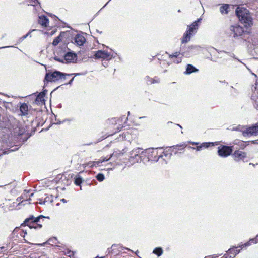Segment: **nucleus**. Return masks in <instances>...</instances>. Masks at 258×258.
I'll use <instances>...</instances> for the list:
<instances>
[{
  "mask_svg": "<svg viewBox=\"0 0 258 258\" xmlns=\"http://www.w3.org/2000/svg\"><path fill=\"white\" fill-rule=\"evenodd\" d=\"M21 199L22 198L21 197H19L17 199V201L19 203L18 204L17 203H15V202L13 203V206H15V204H16L17 205H20L21 203L22 204L24 202H26L25 200H23V201H21Z\"/></svg>",
  "mask_w": 258,
  "mask_h": 258,
  "instance_id": "35",
  "label": "nucleus"
},
{
  "mask_svg": "<svg viewBox=\"0 0 258 258\" xmlns=\"http://www.w3.org/2000/svg\"><path fill=\"white\" fill-rule=\"evenodd\" d=\"M143 149L140 148H137L134 149L130 152L129 161L133 164L135 163H138L141 161L142 156H143Z\"/></svg>",
  "mask_w": 258,
  "mask_h": 258,
  "instance_id": "5",
  "label": "nucleus"
},
{
  "mask_svg": "<svg viewBox=\"0 0 258 258\" xmlns=\"http://www.w3.org/2000/svg\"><path fill=\"white\" fill-rule=\"evenodd\" d=\"M85 166H88L91 168H93L94 166H99V163H98V161H93V162H89L87 164H84Z\"/></svg>",
  "mask_w": 258,
  "mask_h": 258,
  "instance_id": "27",
  "label": "nucleus"
},
{
  "mask_svg": "<svg viewBox=\"0 0 258 258\" xmlns=\"http://www.w3.org/2000/svg\"><path fill=\"white\" fill-rule=\"evenodd\" d=\"M44 93L43 92L40 93L37 96L35 101L37 103L39 102H42L44 101Z\"/></svg>",
  "mask_w": 258,
  "mask_h": 258,
  "instance_id": "24",
  "label": "nucleus"
},
{
  "mask_svg": "<svg viewBox=\"0 0 258 258\" xmlns=\"http://www.w3.org/2000/svg\"><path fill=\"white\" fill-rule=\"evenodd\" d=\"M180 52H176L173 54L169 55V58L171 59V62L176 64H178L181 62L182 57Z\"/></svg>",
  "mask_w": 258,
  "mask_h": 258,
  "instance_id": "11",
  "label": "nucleus"
},
{
  "mask_svg": "<svg viewBox=\"0 0 258 258\" xmlns=\"http://www.w3.org/2000/svg\"><path fill=\"white\" fill-rule=\"evenodd\" d=\"M43 218L44 216L42 215L39 216L37 217H34L33 216H32L26 219L22 225H25V226H27L30 229H37V223L39 222L41 219Z\"/></svg>",
  "mask_w": 258,
  "mask_h": 258,
  "instance_id": "6",
  "label": "nucleus"
},
{
  "mask_svg": "<svg viewBox=\"0 0 258 258\" xmlns=\"http://www.w3.org/2000/svg\"><path fill=\"white\" fill-rule=\"evenodd\" d=\"M73 74H66L59 71L47 73L45 77V81L47 82H56L59 80L64 81L67 76L72 75Z\"/></svg>",
  "mask_w": 258,
  "mask_h": 258,
  "instance_id": "3",
  "label": "nucleus"
},
{
  "mask_svg": "<svg viewBox=\"0 0 258 258\" xmlns=\"http://www.w3.org/2000/svg\"><path fill=\"white\" fill-rule=\"evenodd\" d=\"M242 135L245 137L255 135V132H254L253 126L251 127L244 126Z\"/></svg>",
  "mask_w": 258,
  "mask_h": 258,
  "instance_id": "14",
  "label": "nucleus"
},
{
  "mask_svg": "<svg viewBox=\"0 0 258 258\" xmlns=\"http://www.w3.org/2000/svg\"><path fill=\"white\" fill-rule=\"evenodd\" d=\"M234 144L238 145L241 147V148H244L246 146V145L243 141H235Z\"/></svg>",
  "mask_w": 258,
  "mask_h": 258,
  "instance_id": "32",
  "label": "nucleus"
},
{
  "mask_svg": "<svg viewBox=\"0 0 258 258\" xmlns=\"http://www.w3.org/2000/svg\"><path fill=\"white\" fill-rule=\"evenodd\" d=\"M33 193L30 195V197H33Z\"/></svg>",
  "mask_w": 258,
  "mask_h": 258,
  "instance_id": "51",
  "label": "nucleus"
},
{
  "mask_svg": "<svg viewBox=\"0 0 258 258\" xmlns=\"http://www.w3.org/2000/svg\"><path fill=\"white\" fill-rule=\"evenodd\" d=\"M163 249L161 247H156L155 248L153 253L156 254L157 256H160L163 254Z\"/></svg>",
  "mask_w": 258,
  "mask_h": 258,
  "instance_id": "25",
  "label": "nucleus"
},
{
  "mask_svg": "<svg viewBox=\"0 0 258 258\" xmlns=\"http://www.w3.org/2000/svg\"><path fill=\"white\" fill-rule=\"evenodd\" d=\"M210 51L211 53H214L215 51H216V50L215 49H214V48H211L210 49Z\"/></svg>",
  "mask_w": 258,
  "mask_h": 258,
  "instance_id": "41",
  "label": "nucleus"
},
{
  "mask_svg": "<svg viewBox=\"0 0 258 258\" xmlns=\"http://www.w3.org/2000/svg\"><path fill=\"white\" fill-rule=\"evenodd\" d=\"M243 128H244V126H242V125H238V126H237L236 127H233L231 128V130L232 131H240V132H241L243 133Z\"/></svg>",
  "mask_w": 258,
  "mask_h": 258,
  "instance_id": "29",
  "label": "nucleus"
},
{
  "mask_svg": "<svg viewBox=\"0 0 258 258\" xmlns=\"http://www.w3.org/2000/svg\"><path fill=\"white\" fill-rule=\"evenodd\" d=\"M37 229H40L42 228V226L41 224H37Z\"/></svg>",
  "mask_w": 258,
  "mask_h": 258,
  "instance_id": "42",
  "label": "nucleus"
},
{
  "mask_svg": "<svg viewBox=\"0 0 258 258\" xmlns=\"http://www.w3.org/2000/svg\"><path fill=\"white\" fill-rule=\"evenodd\" d=\"M112 155H111L109 158H101L99 159V160L98 161V163H99V164H100V163H102L103 162L107 161L110 159V158L112 157Z\"/></svg>",
  "mask_w": 258,
  "mask_h": 258,
  "instance_id": "34",
  "label": "nucleus"
},
{
  "mask_svg": "<svg viewBox=\"0 0 258 258\" xmlns=\"http://www.w3.org/2000/svg\"><path fill=\"white\" fill-rule=\"evenodd\" d=\"M60 40H61V39H60V37L58 36L54 39V40L52 42V44L54 46H56L60 42Z\"/></svg>",
  "mask_w": 258,
  "mask_h": 258,
  "instance_id": "33",
  "label": "nucleus"
},
{
  "mask_svg": "<svg viewBox=\"0 0 258 258\" xmlns=\"http://www.w3.org/2000/svg\"><path fill=\"white\" fill-rule=\"evenodd\" d=\"M74 77H73V78H72L71 79V80L69 81V82L68 83V84H72V82H73V80H74Z\"/></svg>",
  "mask_w": 258,
  "mask_h": 258,
  "instance_id": "43",
  "label": "nucleus"
},
{
  "mask_svg": "<svg viewBox=\"0 0 258 258\" xmlns=\"http://www.w3.org/2000/svg\"><path fill=\"white\" fill-rule=\"evenodd\" d=\"M210 144H212V143H203L202 144H201L200 145L197 146L196 148L191 147H190L189 148H191L193 149H196L197 151H200L203 148H208Z\"/></svg>",
  "mask_w": 258,
  "mask_h": 258,
  "instance_id": "19",
  "label": "nucleus"
},
{
  "mask_svg": "<svg viewBox=\"0 0 258 258\" xmlns=\"http://www.w3.org/2000/svg\"><path fill=\"white\" fill-rule=\"evenodd\" d=\"M48 243L49 244L53 245L57 243V239L55 237H53L52 238H50L48 240Z\"/></svg>",
  "mask_w": 258,
  "mask_h": 258,
  "instance_id": "31",
  "label": "nucleus"
},
{
  "mask_svg": "<svg viewBox=\"0 0 258 258\" xmlns=\"http://www.w3.org/2000/svg\"><path fill=\"white\" fill-rule=\"evenodd\" d=\"M116 55L117 54L114 52L108 53L105 51L98 50L95 53V56L96 58H102L103 59L109 60L115 58Z\"/></svg>",
  "mask_w": 258,
  "mask_h": 258,
  "instance_id": "7",
  "label": "nucleus"
},
{
  "mask_svg": "<svg viewBox=\"0 0 258 258\" xmlns=\"http://www.w3.org/2000/svg\"><path fill=\"white\" fill-rule=\"evenodd\" d=\"M35 31V29H33V30H32L31 31H30L29 32H28L27 34H26V35H27V36L28 37L29 36L30 37H31V32L32 31Z\"/></svg>",
  "mask_w": 258,
  "mask_h": 258,
  "instance_id": "40",
  "label": "nucleus"
},
{
  "mask_svg": "<svg viewBox=\"0 0 258 258\" xmlns=\"http://www.w3.org/2000/svg\"><path fill=\"white\" fill-rule=\"evenodd\" d=\"M44 203H45V201H42L41 200H40L39 204L42 205V204H44Z\"/></svg>",
  "mask_w": 258,
  "mask_h": 258,
  "instance_id": "44",
  "label": "nucleus"
},
{
  "mask_svg": "<svg viewBox=\"0 0 258 258\" xmlns=\"http://www.w3.org/2000/svg\"><path fill=\"white\" fill-rule=\"evenodd\" d=\"M230 30L234 33V37L242 36L244 34L243 28L239 25L231 26Z\"/></svg>",
  "mask_w": 258,
  "mask_h": 258,
  "instance_id": "9",
  "label": "nucleus"
},
{
  "mask_svg": "<svg viewBox=\"0 0 258 258\" xmlns=\"http://www.w3.org/2000/svg\"><path fill=\"white\" fill-rule=\"evenodd\" d=\"M28 200H29V201H30V200H31L30 198H29Z\"/></svg>",
  "mask_w": 258,
  "mask_h": 258,
  "instance_id": "53",
  "label": "nucleus"
},
{
  "mask_svg": "<svg viewBox=\"0 0 258 258\" xmlns=\"http://www.w3.org/2000/svg\"><path fill=\"white\" fill-rule=\"evenodd\" d=\"M131 136V135L129 132H126L123 134V138H124L125 140H127L130 142H131L133 139V137Z\"/></svg>",
  "mask_w": 258,
  "mask_h": 258,
  "instance_id": "26",
  "label": "nucleus"
},
{
  "mask_svg": "<svg viewBox=\"0 0 258 258\" xmlns=\"http://www.w3.org/2000/svg\"><path fill=\"white\" fill-rule=\"evenodd\" d=\"M55 60H57V58H55ZM57 60H58V61H61V62H63V60H60V59H57Z\"/></svg>",
  "mask_w": 258,
  "mask_h": 258,
  "instance_id": "49",
  "label": "nucleus"
},
{
  "mask_svg": "<svg viewBox=\"0 0 258 258\" xmlns=\"http://www.w3.org/2000/svg\"><path fill=\"white\" fill-rule=\"evenodd\" d=\"M4 248H5V247H0V249H4Z\"/></svg>",
  "mask_w": 258,
  "mask_h": 258,
  "instance_id": "50",
  "label": "nucleus"
},
{
  "mask_svg": "<svg viewBox=\"0 0 258 258\" xmlns=\"http://www.w3.org/2000/svg\"><path fill=\"white\" fill-rule=\"evenodd\" d=\"M143 156L147 158L148 160L158 161L160 158H162L163 155H159L158 150L157 148H149L143 151Z\"/></svg>",
  "mask_w": 258,
  "mask_h": 258,
  "instance_id": "4",
  "label": "nucleus"
},
{
  "mask_svg": "<svg viewBox=\"0 0 258 258\" xmlns=\"http://www.w3.org/2000/svg\"><path fill=\"white\" fill-rule=\"evenodd\" d=\"M198 71V70L195 68L191 64H188L187 66L186 70L185 72V74H190L194 72H197Z\"/></svg>",
  "mask_w": 258,
  "mask_h": 258,
  "instance_id": "18",
  "label": "nucleus"
},
{
  "mask_svg": "<svg viewBox=\"0 0 258 258\" xmlns=\"http://www.w3.org/2000/svg\"><path fill=\"white\" fill-rule=\"evenodd\" d=\"M96 178L97 179V180L99 181V182L103 181L105 179L104 175L102 173L98 174L96 176Z\"/></svg>",
  "mask_w": 258,
  "mask_h": 258,
  "instance_id": "30",
  "label": "nucleus"
},
{
  "mask_svg": "<svg viewBox=\"0 0 258 258\" xmlns=\"http://www.w3.org/2000/svg\"><path fill=\"white\" fill-rule=\"evenodd\" d=\"M79 75V74H75V76H77V75Z\"/></svg>",
  "mask_w": 258,
  "mask_h": 258,
  "instance_id": "54",
  "label": "nucleus"
},
{
  "mask_svg": "<svg viewBox=\"0 0 258 258\" xmlns=\"http://www.w3.org/2000/svg\"><path fill=\"white\" fill-rule=\"evenodd\" d=\"M82 181V178L80 176H78L76 177L74 183L76 185H80Z\"/></svg>",
  "mask_w": 258,
  "mask_h": 258,
  "instance_id": "28",
  "label": "nucleus"
},
{
  "mask_svg": "<svg viewBox=\"0 0 258 258\" xmlns=\"http://www.w3.org/2000/svg\"><path fill=\"white\" fill-rule=\"evenodd\" d=\"M27 37H28L27 35H25L20 38L19 41L20 42H21V41H23L25 39H26Z\"/></svg>",
  "mask_w": 258,
  "mask_h": 258,
  "instance_id": "38",
  "label": "nucleus"
},
{
  "mask_svg": "<svg viewBox=\"0 0 258 258\" xmlns=\"http://www.w3.org/2000/svg\"><path fill=\"white\" fill-rule=\"evenodd\" d=\"M251 99L254 101L253 105L255 108L258 110V89L255 87L253 93L251 96Z\"/></svg>",
  "mask_w": 258,
  "mask_h": 258,
  "instance_id": "16",
  "label": "nucleus"
},
{
  "mask_svg": "<svg viewBox=\"0 0 258 258\" xmlns=\"http://www.w3.org/2000/svg\"><path fill=\"white\" fill-rule=\"evenodd\" d=\"M236 14L240 21L243 23L245 27H250L252 25V19L247 9L243 7H238L236 10Z\"/></svg>",
  "mask_w": 258,
  "mask_h": 258,
  "instance_id": "1",
  "label": "nucleus"
},
{
  "mask_svg": "<svg viewBox=\"0 0 258 258\" xmlns=\"http://www.w3.org/2000/svg\"><path fill=\"white\" fill-rule=\"evenodd\" d=\"M232 152L231 147L227 146H220L218 148V155L221 157L225 158L230 155Z\"/></svg>",
  "mask_w": 258,
  "mask_h": 258,
  "instance_id": "8",
  "label": "nucleus"
},
{
  "mask_svg": "<svg viewBox=\"0 0 258 258\" xmlns=\"http://www.w3.org/2000/svg\"><path fill=\"white\" fill-rule=\"evenodd\" d=\"M229 5L228 4H224L220 8V11L223 14H226L228 12Z\"/></svg>",
  "mask_w": 258,
  "mask_h": 258,
  "instance_id": "22",
  "label": "nucleus"
},
{
  "mask_svg": "<svg viewBox=\"0 0 258 258\" xmlns=\"http://www.w3.org/2000/svg\"><path fill=\"white\" fill-rule=\"evenodd\" d=\"M258 242V235L256 236L255 238L250 239L249 241L248 242L245 243L244 244L241 245V246H239V247H246L250 245L251 243H257Z\"/></svg>",
  "mask_w": 258,
  "mask_h": 258,
  "instance_id": "21",
  "label": "nucleus"
},
{
  "mask_svg": "<svg viewBox=\"0 0 258 258\" xmlns=\"http://www.w3.org/2000/svg\"><path fill=\"white\" fill-rule=\"evenodd\" d=\"M29 5L34 6L37 11L41 8L40 4L38 0H29Z\"/></svg>",
  "mask_w": 258,
  "mask_h": 258,
  "instance_id": "20",
  "label": "nucleus"
},
{
  "mask_svg": "<svg viewBox=\"0 0 258 258\" xmlns=\"http://www.w3.org/2000/svg\"><path fill=\"white\" fill-rule=\"evenodd\" d=\"M146 80L147 81V83L148 84H153L154 83H159V80L158 78H151L149 77V76H147L146 77Z\"/></svg>",
  "mask_w": 258,
  "mask_h": 258,
  "instance_id": "23",
  "label": "nucleus"
},
{
  "mask_svg": "<svg viewBox=\"0 0 258 258\" xmlns=\"http://www.w3.org/2000/svg\"><path fill=\"white\" fill-rule=\"evenodd\" d=\"M254 132H255V135H258V123L253 126Z\"/></svg>",
  "mask_w": 258,
  "mask_h": 258,
  "instance_id": "37",
  "label": "nucleus"
},
{
  "mask_svg": "<svg viewBox=\"0 0 258 258\" xmlns=\"http://www.w3.org/2000/svg\"><path fill=\"white\" fill-rule=\"evenodd\" d=\"M201 18H198L194 21L191 25L188 26L186 33L184 34L182 39V43H185L190 40L191 37L194 35L198 29L199 23L201 22Z\"/></svg>",
  "mask_w": 258,
  "mask_h": 258,
  "instance_id": "2",
  "label": "nucleus"
},
{
  "mask_svg": "<svg viewBox=\"0 0 258 258\" xmlns=\"http://www.w3.org/2000/svg\"><path fill=\"white\" fill-rule=\"evenodd\" d=\"M77 60V55L75 53L69 52L67 53L63 59L65 63H74Z\"/></svg>",
  "mask_w": 258,
  "mask_h": 258,
  "instance_id": "10",
  "label": "nucleus"
},
{
  "mask_svg": "<svg viewBox=\"0 0 258 258\" xmlns=\"http://www.w3.org/2000/svg\"><path fill=\"white\" fill-rule=\"evenodd\" d=\"M178 125L180 128H182L181 126H180V125L178 124Z\"/></svg>",
  "mask_w": 258,
  "mask_h": 258,
  "instance_id": "52",
  "label": "nucleus"
},
{
  "mask_svg": "<svg viewBox=\"0 0 258 258\" xmlns=\"http://www.w3.org/2000/svg\"><path fill=\"white\" fill-rule=\"evenodd\" d=\"M234 160L236 161H239L241 160L244 159L246 156V153L241 151H235L232 155Z\"/></svg>",
  "mask_w": 258,
  "mask_h": 258,
  "instance_id": "12",
  "label": "nucleus"
},
{
  "mask_svg": "<svg viewBox=\"0 0 258 258\" xmlns=\"http://www.w3.org/2000/svg\"><path fill=\"white\" fill-rule=\"evenodd\" d=\"M191 143L193 145H197L198 144V143H196V142H191Z\"/></svg>",
  "mask_w": 258,
  "mask_h": 258,
  "instance_id": "48",
  "label": "nucleus"
},
{
  "mask_svg": "<svg viewBox=\"0 0 258 258\" xmlns=\"http://www.w3.org/2000/svg\"><path fill=\"white\" fill-rule=\"evenodd\" d=\"M48 200H48V197H46V198H45V200H44V201H45V202H47Z\"/></svg>",
  "mask_w": 258,
  "mask_h": 258,
  "instance_id": "47",
  "label": "nucleus"
},
{
  "mask_svg": "<svg viewBox=\"0 0 258 258\" xmlns=\"http://www.w3.org/2000/svg\"><path fill=\"white\" fill-rule=\"evenodd\" d=\"M191 48L192 49H197V50H199L201 48V47L199 46H191Z\"/></svg>",
  "mask_w": 258,
  "mask_h": 258,
  "instance_id": "39",
  "label": "nucleus"
},
{
  "mask_svg": "<svg viewBox=\"0 0 258 258\" xmlns=\"http://www.w3.org/2000/svg\"><path fill=\"white\" fill-rule=\"evenodd\" d=\"M11 46H5V47H0V49H3V48H7V47H10Z\"/></svg>",
  "mask_w": 258,
  "mask_h": 258,
  "instance_id": "46",
  "label": "nucleus"
},
{
  "mask_svg": "<svg viewBox=\"0 0 258 258\" xmlns=\"http://www.w3.org/2000/svg\"><path fill=\"white\" fill-rule=\"evenodd\" d=\"M1 127H2V126H0V128H1Z\"/></svg>",
  "mask_w": 258,
  "mask_h": 258,
  "instance_id": "55",
  "label": "nucleus"
},
{
  "mask_svg": "<svg viewBox=\"0 0 258 258\" xmlns=\"http://www.w3.org/2000/svg\"><path fill=\"white\" fill-rule=\"evenodd\" d=\"M61 201H62L63 203H66L67 202V201L64 199H62L61 200Z\"/></svg>",
  "mask_w": 258,
  "mask_h": 258,
  "instance_id": "45",
  "label": "nucleus"
},
{
  "mask_svg": "<svg viewBox=\"0 0 258 258\" xmlns=\"http://www.w3.org/2000/svg\"><path fill=\"white\" fill-rule=\"evenodd\" d=\"M38 23L43 27H46L48 26L49 19L46 16L42 15L39 17Z\"/></svg>",
  "mask_w": 258,
  "mask_h": 258,
  "instance_id": "15",
  "label": "nucleus"
},
{
  "mask_svg": "<svg viewBox=\"0 0 258 258\" xmlns=\"http://www.w3.org/2000/svg\"><path fill=\"white\" fill-rule=\"evenodd\" d=\"M65 254L69 257H71L73 255V252L68 250L66 252H65Z\"/></svg>",
  "mask_w": 258,
  "mask_h": 258,
  "instance_id": "36",
  "label": "nucleus"
},
{
  "mask_svg": "<svg viewBox=\"0 0 258 258\" xmlns=\"http://www.w3.org/2000/svg\"><path fill=\"white\" fill-rule=\"evenodd\" d=\"M20 110L22 115H27L29 111V106L26 103H23L20 107Z\"/></svg>",
  "mask_w": 258,
  "mask_h": 258,
  "instance_id": "17",
  "label": "nucleus"
},
{
  "mask_svg": "<svg viewBox=\"0 0 258 258\" xmlns=\"http://www.w3.org/2000/svg\"><path fill=\"white\" fill-rule=\"evenodd\" d=\"M74 43L77 46H82L86 41L85 38L81 34H77L74 38Z\"/></svg>",
  "mask_w": 258,
  "mask_h": 258,
  "instance_id": "13",
  "label": "nucleus"
}]
</instances>
